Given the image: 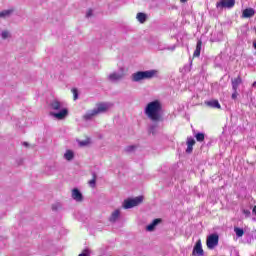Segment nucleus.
Segmentation results:
<instances>
[{"mask_svg": "<svg viewBox=\"0 0 256 256\" xmlns=\"http://www.w3.org/2000/svg\"><path fill=\"white\" fill-rule=\"evenodd\" d=\"M112 108L113 103L111 102L98 103L94 109L86 112V114L84 115V119H86V121H89V119H93V117H95L96 115H101V113H107V111Z\"/></svg>", "mask_w": 256, "mask_h": 256, "instance_id": "nucleus-2", "label": "nucleus"}, {"mask_svg": "<svg viewBox=\"0 0 256 256\" xmlns=\"http://www.w3.org/2000/svg\"><path fill=\"white\" fill-rule=\"evenodd\" d=\"M158 51H175V46L169 47L166 44H163L161 42L158 43V47H157Z\"/></svg>", "mask_w": 256, "mask_h": 256, "instance_id": "nucleus-13", "label": "nucleus"}, {"mask_svg": "<svg viewBox=\"0 0 256 256\" xmlns=\"http://www.w3.org/2000/svg\"><path fill=\"white\" fill-rule=\"evenodd\" d=\"M125 77V74L123 72H113L109 74L108 79L112 83H116V81H121Z\"/></svg>", "mask_w": 256, "mask_h": 256, "instance_id": "nucleus-9", "label": "nucleus"}, {"mask_svg": "<svg viewBox=\"0 0 256 256\" xmlns=\"http://www.w3.org/2000/svg\"><path fill=\"white\" fill-rule=\"evenodd\" d=\"M11 13H13V10H4L0 12V19H7V17L11 16Z\"/></svg>", "mask_w": 256, "mask_h": 256, "instance_id": "nucleus-20", "label": "nucleus"}, {"mask_svg": "<svg viewBox=\"0 0 256 256\" xmlns=\"http://www.w3.org/2000/svg\"><path fill=\"white\" fill-rule=\"evenodd\" d=\"M208 107H212V109H221V104H219L218 100H211L206 102Z\"/></svg>", "mask_w": 256, "mask_h": 256, "instance_id": "nucleus-15", "label": "nucleus"}, {"mask_svg": "<svg viewBox=\"0 0 256 256\" xmlns=\"http://www.w3.org/2000/svg\"><path fill=\"white\" fill-rule=\"evenodd\" d=\"M208 249H213L219 245V236L217 234H211L206 240Z\"/></svg>", "mask_w": 256, "mask_h": 256, "instance_id": "nucleus-6", "label": "nucleus"}, {"mask_svg": "<svg viewBox=\"0 0 256 256\" xmlns=\"http://www.w3.org/2000/svg\"><path fill=\"white\" fill-rule=\"evenodd\" d=\"M1 37H2V39H9V37H11V34L9 33V31L4 30L1 33Z\"/></svg>", "mask_w": 256, "mask_h": 256, "instance_id": "nucleus-25", "label": "nucleus"}, {"mask_svg": "<svg viewBox=\"0 0 256 256\" xmlns=\"http://www.w3.org/2000/svg\"><path fill=\"white\" fill-rule=\"evenodd\" d=\"M162 113L163 104L159 100L149 102L144 108V114L150 121H153V123L161 121Z\"/></svg>", "mask_w": 256, "mask_h": 256, "instance_id": "nucleus-1", "label": "nucleus"}, {"mask_svg": "<svg viewBox=\"0 0 256 256\" xmlns=\"http://www.w3.org/2000/svg\"><path fill=\"white\" fill-rule=\"evenodd\" d=\"M252 213H254V215H256V206H254Z\"/></svg>", "mask_w": 256, "mask_h": 256, "instance_id": "nucleus-35", "label": "nucleus"}, {"mask_svg": "<svg viewBox=\"0 0 256 256\" xmlns=\"http://www.w3.org/2000/svg\"><path fill=\"white\" fill-rule=\"evenodd\" d=\"M86 17L89 19V17H93V10H88L86 13Z\"/></svg>", "mask_w": 256, "mask_h": 256, "instance_id": "nucleus-31", "label": "nucleus"}, {"mask_svg": "<svg viewBox=\"0 0 256 256\" xmlns=\"http://www.w3.org/2000/svg\"><path fill=\"white\" fill-rule=\"evenodd\" d=\"M196 141H198L199 143H202V141H205V134L204 133H197L195 135Z\"/></svg>", "mask_w": 256, "mask_h": 256, "instance_id": "nucleus-22", "label": "nucleus"}, {"mask_svg": "<svg viewBox=\"0 0 256 256\" xmlns=\"http://www.w3.org/2000/svg\"><path fill=\"white\" fill-rule=\"evenodd\" d=\"M73 157H75V154L71 150H67L64 154V159H66V161H73Z\"/></svg>", "mask_w": 256, "mask_h": 256, "instance_id": "nucleus-19", "label": "nucleus"}, {"mask_svg": "<svg viewBox=\"0 0 256 256\" xmlns=\"http://www.w3.org/2000/svg\"><path fill=\"white\" fill-rule=\"evenodd\" d=\"M239 94L237 93V90H233V93H232V99H237V96H238Z\"/></svg>", "mask_w": 256, "mask_h": 256, "instance_id": "nucleus-33", "label": "nucleus"}, {"mask_svg": "<svg viewBox=\"0 0 256 256\" xmlns=\"http://www.w3.org/2000/svg\"><path fill=\"white\" fill-rule=\"evenodd\" d=\"M193 256H203L205 252L203 251V246L201 244V240H198L193 248L192 252Z\"/></svg>", "mask_w": 256, "mask_h": 256, "instance_id": "nucleus-8", "label": "nucleus"}, {"mask_svg": "<svg viewBox=\"0 0 256 256\" xmlns=\"http://www.w3.org/2000/svg\"><path fill=\"white\" fill-rule=\"evenodd\" d=\"M253 47L256 50V42H253Z\"/></svg>", "mask_w": 256, "mask_h": 256, "instance_id": "nucleus-36", "label": "nucleus"}, {"mask_svg": "<svg viewBox=\"0 0 256 256\" xmlns=\"http://www.w3.org/2000/svg\"><path fill=\"white\" fill-rule=\"evenodd\" d=\"M157 75V70L138 71L132 74V81L139 83V81H145V79H153Z\"/></svg>", "mask_w": 256, "mask_h": 256, "instance_id": "nucleus-4", "label": "nucleus"}, {"mask_svg": "<svg viewBox=\"0 0 256 256\" xmlns=\"http://www.w3.org/2000/svg\"><path fill=\"white\" fill-rule=\"evenodd\" d=\"M50 109H52L53 111H59L50 113L52 117H55V119L59 120L65 119V117H67V114L69 113L66 108H63V104L57 99L51 101Z\"/></svg>", "mask_w": 256, "mask_h": 256, "instance_id": "nucleus-3", "label": "nucleus"}, {"mask_svg": "<svg viewBox=\"0 0 256 256\" xmlns=\"http://www.w3.org/2000/svg\"><path fill=\"white\" fill-rule=\"evenodd\" d=\"M91 143V140L86 139V140H81V141H78V144L80 147H87V145H89Z\"/></svg>", "mask_w": 256, "mask_h": 256, "instance_id": "nucleus-23", "label": "nucleus"}, {"mask_svg": "<svg viewBox=\"0 0 256 256\" xmlns=\"http://www.w3.org/2000/svg\"><path fill=\"white\" fill-rule=\"evenodd\" d=\"M235 6V0H221L220 2L216 3L217 9H231V7Z\"/></svg>", "mask_w": 256, "mask_h": 256, "instance_id": "nucleus-7", "label": "nucleus"}, {"mask_svg": "<svg viewBox=\"0 0 256 256\" xmlns=\"http://www.w3.org/2000/svg\"><path fill=\"white\" fill-rule=\"evenodd\" d=\"M136 19L139 21V23H145V21H147V14L139 12L136 16Z\"/></svg>", "mask_w": 256, "mask_h": 256, "instance_id": "nucleus-18", "label": "nucleus"}, {"mask_svg": "<svg viewBox=\"0 0 256 256\" xmlns=\"http://www.w3.org/2000/svg\"><path fill=\"white\" fill-rule=\"evenodd\" d=\"M182 3H187V0H180Z\"/></svg>", "mask_w": 256, "mask_h": 256, "instance_id": "nucleus-37", "label": "nucleus"}, {"mask_svg": "<svg viewBox=\"0 0 256 256\" xmlns=\"http://www.w3.org/2000/svg\"><path fill=\"white\" fill-rule=\"evenodd\" d=\"M201 45H202V42L201 40H199L197 42L196 49L194 51V57H199V55H201Z\"/></svg>", "mask_w": 256, "mask_h": 256, "instance_id": "nucleus-21", "label": "nucleus"}, {"mask_svg": "<svg viewBox=\"0 0 256 256\" xmlns=\"http://www.w3.org/2000/svg\"><path fill=\"white\" fill-rule=\"evenodd\" d=\"M216 41H223V32L218 33V37L216 38Z\"/></svg>", "mask_w": 256, "mask_h": 256, "instance_id": "nucleus-29", "label": "nucleus"}, {"mask_svg": "<svg viewBox=\"0 0 256 256\" xmlns=\"http://www.w3.org/2000/svg\"><path fill=\"white\" fill-rule=\"evenodd\" d=\"M253 15H255V10L253 8H246L242 13V17L245 19H249L250 17H253Z\"/></svg>", "mask_w": 256, "mask_h": 256, "instance_id": "nucleus-12", "label": "nucleus"}, {"mask_svg": "<svg viewBox=\"0 0 256 256\" xmlns=\"http://www.w3.org/2000/svg\"><path fill=\"white\" fill-rule=\"evenodd\" d=\"M72 199H74V201H83V194H81V191H79V189L74 188L72 190Z\"/></svg>", "mask_w": 256, "mask_h": 256, "instance_id": "nucleus-10", "label": "nucleus"}, {"mask_svg": "<svg viewBox=\"0 0 256 256\" xmlns=\"http://www.w3.org/2000/svg\"><path fill=\"white\" fill-rule=\"evenodd\" d=\"M243 213L246 217H250L251 216V211L250 210H247V209H244L243 210Z\"/></svg>", "mask_w": 256, "mask_h": 256, "instance_id": "nucleus-30", "label": "nucleus"}, {"mask_svg": "<svg viewBox=\"0 0 256 256\" xmlns=\"http://www.w3.org/2000/svg\"><path fill=\"white\" fill-rule=\"evenodd\" d=\"M234 232L236 233L237 237H241L244 234V231L241 228H234Z\"/></svg>", "mask_w": 256, "mask_h": 256, "instance_id": "nucleus-26", "label": "nucleus"}, {"mask_svg": "<svg viewBox=\"0 0 256 256\" xmlns=\"http://www.w3.org/2000/svg\"><path fill=\"white\" fill-rule=\"evenodd\" d=\"M96 182H97V175H95V173H93V179L89 181L90 187L94 188Z\"/></svg>", "mask_w": 256, "mask_h": 256, "instance_id": "nucleus-24", "label": "nucleus"}, {"mask_svg": "<svg viewBox=\"0 0 256 256\" xmlns=\"http://www.w3.org/2000/svg\"><path fill=\"white\" fill-rule=\"evenodd\" d=\"M24 145L27 147V145H28L27 142H24Z\"/></svg>", "mask_w": 256, "mask_h": 256, "instance_id": "nucleus-39", "label": "nucleus"}, {"mask_svg": "<svg viewBox=\"0 0 256 256\" xmlns=\"http://www.w3.org/2000/svg\"><path fill=\"white\" fill-rule=\"evenodd\" d=\"M193 145H195V139L193 138H188L187 139V149L186 153H193Z\"/></svg>", "mask_w": 256, "mask_h": 256, "instance_id": "nucleus-14", "label": "nucleus"}, {"mask_svg": "<svg viewBox=\"0 0 256 256\" xmlns=\"http://www.w3.org/2000/svg\"><path fill=\"white\" fill-rule=\"evenodd\" d=\"M72 93L74 95V101H77V99H79V94L77 92V89L73 88Z\"/></svg>", "mask_w": 256, "mask_h": 256, "instance_id": "nucleus-28", "label": "nucleus"}, {"mask_svg": "<svg viewBox=\"0 0 256 256\" xmlns=\"http://www.w3.org/2000/svg\"><path fill=\"white\" fill-rule=\"evenodd\" d=\"M243 83V80L241 79V76H238L237 78L232 80V91H237L239 89V85Z\"/></svg>", "mask_w": 256, "mask_h": 256, "instance_id": "nucleus-11", "label": "nucleus"}, {"mask_svg": "<svg viewBox=\"0 0 256 256\" xmlns=\"http://www.w3.org/2000/svg\"><path fill=\"white\" fill-rule=\"evenodd\" d=\"M121 215V211L120 210H115L114 212H112L111 217H110V221L112 223H115V221H117L119 219V216Z\"/></svg>", "mask_w": 256, "mask_h": 256, "instance_id": "nucleus-17", "label": "nucleus"}, {"mask_svg": "<svg viewBox=\"0 0 256 256\" xmlns=\"http://www.w3.org/2000/svg\"><path fill=\"white\" fill-rule=\"evenodd\" d=\"M252 87H256V82H253Z\"/></svg>", "mask_w": 256, "mask_h": 256, "instance_id": "nucleus-38", "label": "nucleus"}, {"mask_svg": "<svg viewBox=\"0 0 256 256\" xmlns=\"http://www.w3.org/2000/svg\"><path fill=\"white\" fill-rule=\"evenodd\" d=\"M91 255V250L90 249H85L81 254L78 256H90Z\"/></svg>", "mask_w": 256, "mask_h": 256, "instance_id": "nucleus-27", "label": "nucleus"}, {"mask_svg": "<svg viewBox=\"0 0 256 256\" xmlns=\"http://www.w3.org/2000/svg\"><path fill=\"white\" fill-rule=\"evenodd\" d=\"M141 203H143V196H137L134 199L126 200L123 207L124 209H133V207H137Z\"/></svg>", "mask_w": 256, "mask_h": 256, "instance_id": "nucleus-5", "label": "nucleus"}, {"mask_svg": "<svg viewBox=\"0 0 256 256\" xmlns=\"http://www.w3.org/2000/svg\"><path fill=\"white\" fill-rule=\"evenodd\" d=\"M159 223H161L160 219H154L153 222L146 227V230L154 231L155 227H157V225H159Z\"/></svg>", "mask_w": 256, "mask_h": 256, "instance_id": "nucleus-16", "label": "nucleus"}, {"mask_svg": "<svg viewBox=\"0 0 256 256\" xmlns=\"http://www.w3.org/2000/svg\"><path fill=\"white\" fill-rule=\"evenodd\" d=\"M155 129H157V126L150 127V133H152V135H155Z\"/></svg>", "mask_w": 256, "mask_h": 256, "instance_id": "nucleus-34", "label": "nucleus"}, {"mask_svg": "<svg viewBox=\"0 0 256 256\" xmlns=\"http://www.w3.org/2000/svg\"><path fill=\"white\" fill-rule=\"evenodd\" d=\"M135 150V146H128L127 148H126V151L128 152V153H131V151H134Z\"/></svg>", "mask_w": 256, "mask_h": 256, "instance_id": "nucleus-32", "label": "nucleus"}]
</instances>
